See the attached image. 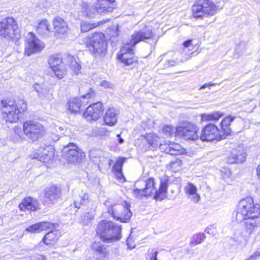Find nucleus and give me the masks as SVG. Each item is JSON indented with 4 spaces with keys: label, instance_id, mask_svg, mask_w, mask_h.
I'll list each match as a JSON object with an SVG mask.
<instances>
[{
    "label": "nucleus",
    "instance_id": "f257e3e1",
    "mask_svg": "<svg viewBox=\"0 0 260 260\" xmlns=\"http://www.w3.org/2000/svg\"><path fill=\"white\" fill-rule=\"evenodd\" d=\"M235 218L238 222H243L245 232L251 235L260 226V206L255 204L251 197L241 200Z\"/></svg>",
    "mask_w": 260,
    "mask_h": 260
},
{
    "label": "nucleus",
    "instance_id": "f03ea898",
    "mask_svg": "<svg viewBox=\"0 0 260 260\" xmlns=\"http://www.w3.org/2000/svg\"><path fill=\"white\" fill-rule=\"evenodd\" d=\"M153 33L150 27H145L140 30L135 31L124 44L118 54V58L125 65L129 66L136 61L134 57L133 47L141 41L152 39Z\"/></svg>",
    "mask_w": 260,
    "mask_h": 260
},
{
    "label": "nucleus",
    "instance_id": "7ed1b4c3",
    "mask_svg": "<svg viewBox=\"0 0 260 260\" xmlns=\"http://www.w3.org/2000/svg\"><path fill=\"white\" fill-rule=\"evenodd\" d=\"M223 6L222 0H195L191 7L192 15L196 19L214 16Z\"/></svg>",
    "mask_w": 260,
    "mask_h": 260
},
{
    "label": "nucleus",
    "instance_id": "20e7f679",
    "mask_svg": "<svg viewBox=\"0 0 260 260\" xmlns=\"http://www.w3.org/2000/svg\"><path fill=\"white\" fill-rule=\"evenodd\" d=\"M27 109V104L24 100L17 102L6 99L1 101V109L3 116L6 122L15 123L19 120V114Z\"/></svg>",
    "mask_w": 260,
    "mask_h": 260
},
{
    "label": "nucleus",
    "instance_id": "39448f33",
    "mask_svg": "<svg viewBox=\"0 0 260 260\" xmlns=\"http://www.w3.org/2000/svg\"><path fill=\"white\" fill-rule=\"evenodd\" d=\"M97 235L104 242L111 243L119 241L121 238L120 226L115 224L111 221L103 220L96 227Z\"/></svg>",
    "mask_w": 260,
    "mask_h": 260
},
{
    "label": "nucleus",
    "instance_id": "423d86ee",
    "mask_svg": "<svg viewBox=\"0 0 260 260\" xmlns=\"http://www.w3.org/2000/svg\"><path fill=\"white\" fill-rule=\"evenodd\" d=\"M84 44L94 57L103 56L107 51V43L104 35L101 32L95 33L84 40Z\"/></svg>",
    "mask_w": 260,
    "mask_h": 260
},
{
    "label": "nucleus",
    "instance_id": "0eeeda50",
    "mask_svg": "<svg viewBox=\"0 0 260 260\" xmlns=\"http://www.w3.org/2000/svg\"><path fill=\"white\" fill-rule=\"evenodd\" d=\"M105 206H108V212L117 221L126 223L128 222L132 215L130 210V205L126 202L124 205L115 204L109 206L110 202L108 200L105 202Z\"/></svg>",
    "mask_w": 260,
    "mask_h": 260
},
{
    "label": "nucleus",
    "instance_id": "6e6552de",
    "mask_svg": "<svg viewBox=\"0 0 260 260\" xmlns=\"http://www.w3.org/2000/svg\"><path fill=\"white\" fill-rule=\"evenodd\" d=\"M0 36L7 40L19 38L18 25L13 18L7 17L0 22Z\"/></svg>",
    "mask_w": 260,
    "mask_h": 260
},
{
    "label": "nucleus",
    "instance_id": "1a4fd4ad",
    "mask_svg": "<svg viewBox=\"0 0 260 260\" xmlns=\"http://www.w3.org/2000/svg\"><path fill=\"white\" fill-rule=\"evenodd\" d=\"M23 130L26 136L33 142L42 138L46 133V129L42 124L32 120L24 122Z\"/></svg>",
    "mask_w": 260,
    "mask_h": 260
},
{
    "label": "nucleus",
    "instance_id": "9d476101",
    "mask_svg": "<svg viewBox=\"0 0 260 260\" xmlns=\"http://www.w3.org/2000/svg\"><path fill=\"white\" fill-rule=\"evenodd\" d=\"M198 131L199 127L195 123L185 121L176 128L175 136L186 140L196 141L199 138Z\"/></svg>",
    "mask_w": 260,
    "mask_h": 260
},
{
    "label": "nucleus",
    "instance_id": "9b49d317",
    "mask_svg": "<svg viewBox=\"0 0 260 260\" xmlns=\"http://www.w3.org/2000/svg\"><path fill=\"white\" fill-rule=\"evenodd\" d=\"M45 47L44 44L39 40L31 32L25 35L24 53L27 56L41 51Z\"/></svg>",
    "mask_w": 260,
    "mask_h": 260
},
{
    "label": "nucleus",
    "instance_id": "f8f14e48",
    "mask_svg": "<svg viewBox=\"0 0 260 260\" xmlns=\"http://www.w3.org/2000/svg\"><path fill=\"white\" fill-rule=\"evenodd\" d=\"M62 151L65 159L69 163L72 164L80 162L84 156V153L73 143H70L64 146Z\"/></svg>",
    "mask_w": 260,
    "mask_h": 260
},
{
    "label": "nucleus",
    "instance_id": "ddd939ff",
    "mask_svg": "<svg viewBox=\"0 0 260 260\" xmlns=\"http://www.w3.org/2000/svg\"><path fill=\"white\" fill-rule=\"evenodd\" d=\"M222 133L214 124H209L202 131L200 139L203 141H212L214 140L219 141L221 138Z\"/></svg>",
    "mask_w": 260,
    "mask_h": 260
},
{
    "label": "nucleus",
    "instance_id": "4468645a",
    "mask_svg": "<svg viewBox=\"0 0 260 260\" xmlns=\"http://www.w3.org/2000/svg\"><path fill=\"white\" fill-rule=\"evenodd\" d=\"M61 196L60 188L55 185H52L45 190L43 201V204L51 207L58 201Z\"/></svg>",
    "mask_w": 260,
    "mask_h": 260
},
{
    "label": "nucleus",
    "instance_id": "2eb2a0df",
    "mask_svg": "<svg viewBox=\"0 0 260 260\" xmlns=\"http://www.w3.org/2000/svg\"><path fill=\"white\" fill-rule=\"evenodd\" d=\"M103 104L101 102H98L89 105L87 108L84 116L88 121H96L103 115Z\"/></svg>",
    "mask_w": 260,
    "mask_h": 260
},
{
    "label": "nucleus",
    "instance_id": "dca6fc26",
    "mask_svg": "<svg viewBox=\"0 0 260 260\" xmlns=\"http://www.w3.org/2000/svg\"><path fill=\"white\" fill-rule=\"evenodd\" d=\"M54 157L53 148L51 146L40 147L33 154L34 158L47 163L51 160Z\"/></svg>",
    "mask_w": 260,
    "mask_h": 260
},
{
    "label": "nucleus",
    "instance_id": "f3484780",
    "mask_svg": "<svg viewBox=\"0 0 260 260\" xmlns=\"http://www.w3.org/2000/svg\"><path fill=\"white\" fill-rule=\"evenodd\" d=\"M160 149L171 155L183 154L185 152V149L179 144L171 141L160 144Z\"/></svg>",
    "mask_w": 260,
    "mask_h": 260
},
{
    "label": "nucleus",
    "instance_id": "a211bd4d",
    "mask_svg": "<svg viewBox=\"0 0 260 260\" xmlns=\"http://www.w3.org/2000/svg\"><path fill=\"white\" fill-rule=\"evenodd\" d=\"M185 196L191 202L197 203L200 200V196L198 193L197 186L193 183L188 182L184 187Z\"/></svg>",
    "mask_w": 260,
    "mask_h": 260
},
{
    "label": "nucleus",
    "instance_id": "6ab92c4d",
    "mask_svg": "<svg viewBox=\"0 0 260 260\" xmlns=\"http://www.w3.org/2000/svg\"><path fill=\"white\" fill-rule=\"evenodd\" d=\"M54 228V225L50 222H41L29 226L25 230L29 233H37L47 230H52Z\"/></svg>",
    "mask_w": 260,
    "mask_h": 260
},
{
    "label": "nucleus",
    "instance_id": "aec40b11",
    "mask_svg": "<svg viewBox=\"0 0 260 260\" xmlns=\"http://www.w3.org/2000/svg\"><path fill=\"white\" fill-rule=\"evenodd\" d=\"M19 208L21 211H35L39 208V203L37 200L32 198H26L19 204Z\"/></svg>",
    "mask_w": 260,
    "mask_h": 260
},
{
    "label": "nucleus",
    "instance_id": "412c9836",
    "mask_svg": "<svg viewBox=\"0 0 260 260\" xmlns=\"http://www.w3.org/2000/svg\"><path fill=\"white\" fill-rule=\"evenodd\" d=\"M119 111L114 108H110L106 112L104 117L105 124L113 126L117 123Z\"/></svg>",
    "mask_w": 260,
    "mask_h": 260
},
{
    "label": "nucleus",
    "instance_id": "4be33fe9",
    "mask_svg": "<svg viewBox=\"0 0 260 260\" xmlns=\"http://www.w3.org/2000/svg\"><path fill=\"white\" fill-rule=\"evenodd\" d=\"M193 46L192 44V40H188L185 41L183 43L182 51L181 53V55L183 57L182 58H181L179 61L183 62L189 59L193 54Z\"/></svg>",
    "mask_w": 260,
    "mask_h": 260
},
{
    "label": "nucleus",
    "instance_id": "5701e85b",
    "mask_svg": "<svg viewBox=\"0 0 260 260\" xmlns=\"http://www.w3.org/2000/svg\"><path fill=\"white\" fill-rule=\"evenodd\" d=\"M235 117L231 115L225 117L221 121L220 124L221 129L220 133H222L221 138H225V137L230 135L231 129L230 127L232 121L235 119Z\"/></svg>",
    "mask_w": 260,
    "mask_h": 260
},
{
    "label": "nucleus",
    "instance_id": "b1692460",
    "mask_svg": "<svg viewBox=\"0 0 260 260\" xmlns=\"http://www.w3.org/2000/svg\"><path fill=\"white\" fill-rule=\"evenodd\" d=\"M53 25L56 34H64L68 31L67 23L60 17H56L53 21Z\"/></svg>",
    "mask_w": 260,
    "mask_h": 260
},
{
    "label": "nucleus",
    "instance_id": "393cba45",
    "mask_svg": "<svg viewBox=\"0 0 260 260\" xmlns=\"http://www.w3.org/2000/svg\"><path fill=\"white\" fill-rule=\"evenodd\" d=\"M139 181L141 182V184L142 186H145L144 189L149 196H151L153 193H154V196L155 195L156 189L154 179L153 178H150L146 181Z\"/></svg>",
    "mask_w": 260,
    "mask_h": 260
},
{
    "label": "nucleus",
    "instance_id": "a878e982",
    "mask_svg": "<svg viewBox=\"0 0 260 260\" xmlns=\"http://www.w3.org/2000/svg\"><path fill=\"white\" fill-rule=\"evenodd\" d=\"M80 7L81 13L83 16L86 17H93L97 12L96 7L94 8L92 5L84 2L81 4Z\"/></svg>",
    "mask_w": 260,
    "mask_h": 260
},
{
    "label": "nucleus",
    "instance_id": "bb28decb",
    "mask_svg": "<svg viewBox=\"0 0 260 260\" xmlns=\"http://www.w3.org/2000/svg\"><path fill=\"white\" fill-rule=\"evenodd\" d=\"M168 179L165 177L160 179V184L158 190L156 189V194L154 197L155 200H162L164 194L167 191Z\"/></svg>",
    "mask_w": 260,
    "mask_h": 260
},
{
    "label": "nucleus",
    "instance_id": "cd10ccee",
    "mask_svg": "<svg viewBox=\"0 0 260 260\" xmlns=\"http://www.w3.org/2000/svg\"><path fill=\"white\" fill-rule=\"evenodd\" d=\"M90 199L88 194L81 191L78 196L75 197L74 204L77 208H80L81 205H86L89 203Z\"/></svg>",
    "mask_w": 260,
    "mask_h": 260
},
{
    "label": "nucleus",
    "instance_id": "c85d7f7f",
    "mask_svg": "<svg viewBox=\"0 0 260 260\" xmlns=\"http://www.w3.org/2000/svg\"><path fill=\"white\" fill-rule=\"evenodd\" d=\"M59 237L60 233L58 231H51L45 235L42 241L45 245H49L56 242Z\"/></svg>",
    "mask_w": 260,
    "mask_h": 260
},
{
    "label": "nucleus",
    "instance_id": "c756f323",
    "mask_svg": "<svg viewBox=\"0 0 260 260\" xmlns=\"http://www.w3.org/2000/svg\"><path fill=\"white\" fill-rule=\"evenodd\" d=\"M113 2L105 1H98L96 8L97 12L100 13H104L112 11V7L111 5Z\"/></svg>",
    "mask_w": 260,
    "mask_h": 260
},
{
    "label": "nucleus",
    "instance_id": "7c9ffc66",
    "mask_svg": "<svg viewBox=\"0 0 260 260\" xmlns=\"http://www.w3.org/2000/svg\"><path fill=\"white\" fill-rule=\"evenodd\" d=\"M69 110L71 112H77L79 111L82 106L81 100L80 98H71L68 103Z\"/></svg>",
    "mask_w": 260,
    "mask_h": 260
},
{
    "label": "nucleus",
    "instance_id": "2f4dec72",
    "mask_svg": "<svg viewBox=\"0 0 260 260\" xmlns=\"http://www.w3.org/2000/svg\"><path fill=\"white\" fill-rule=\"evenodd\" d=\"M141 182L137 181L134 186L135 188L133 189V194L134 196L137 199H142L143 197H149L144 190V188L141 187Z\"/></svg>",
    "mask_w": 260,
    "mask_h": 260
},
{
    "label": "nucleus",
    "instance_id": "473e14b6",
    "mask_svg": "<svg viewBox=\"0 0 260 260\" xmlns=\"http://www.w3.org/2000/svg\"><path fill=\"white\" fill-rule=\"evenodd\" d=\"M223 116V113L220 111H215L209 114H202L201 115L202 120L208 121L210 120H218Z\"/></svg>",
    "mask_w": 260,
    "mask_h": 260
},
{
    "label": "nucleus",
    "instance_id": "72a5a7b5",
    "mask_svg": "<svg viewBox=\"0 0 260 260\" xmlns=\"http://www.w3.org/2000/svg\"><path fill=\"white\" fill-rule=\"evenodd\" d=\"M146 140L149 145L152 148H155L159 145L160 146V138L156 135L152 133L147 134L145 136Z\"/></svg>",
    "mask_w": 260,
    "mask_h": 260
},
{
    "label": "nucleus",
    "instance_id": "f704fd0d",
    "mask_svg": "<svg viewBox=\"0 0 260 260\" xmlns=\"http://www.w3.org/2000/svg\"><path fill=\"white\" fill-rule=\"evenodd\" d=\"M48 61L52 70L64 66L62 62V58L58 54L51 56Z\"/></svg>",
    "mask_w": 260,
    "mask_h": 260
},
{
    "label": "nucleus",
    "instance_id": "c9c22d12",
    "mask_svg": "<svg viewBox=\"0 0 260 260\" xmlns=\"http://www.w3.org/2000/svg\"><path fill=\"white\" fill-rule=\"evenodd\" d=\"M103 152L101 150L92 149L89 151V156L91 160L96 164L101 161Z\"/></svg>",
    "mask_w": 260,
    "mask_h": 260
},
{
    "label": "nucleus",
    "instance_id": "e433bc0d",
    "mask_svg": "<svg viewBox=\"0 0 260 260\" xmlns=\"http://www.w3.org/2000/svg\"><path fill=\"white\" fill-rule=\"evenodd\" d=\"M49 23L47 20L43 19L39 23L37 30L41 35L47 34L50 31Z\"/></svg>",
    "mask_w": 260,
    "mask_h": 260
},
{
    "label": "nucleus",
    "instance_id": "4c0bfd02",
    "mask_svg": "<svg viewBox=\"0 0 260 260\" xmlns=\"http://www.w3.org/2000/svg\"><path fill=\"white\" fill-rule=\"evenodd\" d=\"M21 136L22 132L21 127L15 126L11 136V140L14 142H19L22 139Z\"/></svg>",
    "mask_w": 260,
    "mask_h": 260
},
{
    "label": "nucleus",
    "instance_id": "58836bf2",
    "mask_svg": "<svg viewBox=\"0 0 260 260\" xmlns=\"http://www.w3.org/2000/svg\"><path fill=\"white\" fill-rule=\"evenodd\" d=\"M99 23H90L87 21H82L80 24L81 30L82 32H87L99 25Z\"/></svg>",
    "mask_w": 260,
    "mask_h": 260
},
{
    "label": "nucleus",
    "instance_id": "ea45409f",
    "mask_svg": "<svg viewBox=\"0 0 260 260\" xmlns=\"http://www.w3.org/2000/svg\"><path fill=\"white\" fill-rule=\"evenodd\" d=\"M92 248L95 251L106 256V248L100 242H94L92 245Z\"/></svg>",
    "mask_w": 260,
    "mask_h": 260
},
{
    "label": "nucleus",
    "instance_id": "a19ab883",
    "mask_svg": "<svg viewBox=\"0 0 260 260\" xmlns=\"http://www.w3.org/2000/svg\"><path fill=\"white\" fill-rule=\"evenodd\" d=\"M56 77L58 79H62L66 75L67 71L64 66H60V67L55 68L52 70Z\"/></svg>",
    "mask_w": 260,
    "mask_h": 260
},
{
    "label": "nucleus",
    "instance_id": "79ce46f5",
    "mask_svg": "<svg viewBox=\"0 0 260 260\" xmlns=\"http://www.w3.org/2000/svg\"><path fill=\"white\" fill-rule=\"evenodd\" d=\"M231 156L233 159V160L231 161L232 163H242L246 159V154L245 152H242L239 154L233 153Z\"/></svg>",
    "mask_w": 260,
    "mask_h": 260
},
{
    "label": "nucleus",
    "instance_id": "37998d69",
    "mask_svg": "<svg viewBox=\"0 0 260 260\" xmlns=\"http://www.w3.org/2000/svg\"><path fill=\"white\" fill-rule=\"evenodd\" d=\"M34 90L38 93L40 97L44 96L47 93V90L41 85L36 83L34 85Z\"/></svg>",
    "mask_w": 260,
    "mask_h": 260
},
{
    "label": "nucleus",
    "instance_id": "c03bdc74",
    "mask_svg": "<svg viewBox=\"0 0 260 260\" xmlns=\"http://www.w3.org/2000/svg\"><path fill=\"white\" fill-rule=\"evenodd\" d=\"M125 158L124 157H119L113 167V171L114 172L122 171V166L125 162Z\"/></svg>",
    "mask_w": 260,
    "mask_h": 260
},
{
    "label": "nucleus",
    "instance_id": "a18cd8bd",
    "mask_svg": "<svg viewBox=\"0 0 260 260\" xmlns=\"http://www.w3.org/2000/svg\"><path fill=\"white\" fill-rule=\"evenodd\" d=\"M206 236L203 233H198L193 236L191 243L194 245L201 244L205 239Z\"/></svg>",
    "mask_w": 260,
    "mask_h": 260
},
{
    "label": "nucleus",
    "instance_id": "49530a36",
    "mask_svg": "<svg viewBox=\"0 0 260 260\" xmlns=\"http://www.w3.org/2000/svg\"><path fill=\"white\" fill-rule=\"evenodd\" d=\"M182 161L180 159H175L170 162V168L174 172H177L180 169Z\"/></svg>",
    "mask_w": 260,
    "mask_h": 260
},
{
    "label": "nucleus",
    "instance_id": "de8ad7c7",
    "mask_svg": "<svg viewBox=\"0 0 260 260\" xmlns=\"http://www.w3.org/2000/svg\"><path fill=\"white\" fill-rule=\"evenodd\" d=\"M176 129L171 125H164L162 128L163 133L167 136H172L173 134L175 135Z\"/></svg>",
    "mask_w": 260,
    "mask_h": 260
},
{
    "label": "nucleus",
    "instance_id": "09e8293b",
    "mask_svg": "<svg viewBox=\"0 0 260 260\" xmlns=\"http://www.w3.org/2000/svg\"><path fill=\"white\" fill-rule=\"evenodd\" d=\"M70 66L71 68L75 74H78L79 73L81 67L75 59H72Z\"/></svg>",
    "mask_w": 260,
    "mask_h": 260
},
{
    "label": "nucleus",
    "instance_id": "8fccbe9b",
    "mask_svg": "<svg viewBox=\"0 0 260 260\" xmlns=\"http://www.w3.org/2000/svg\"><path fill=\"white\" fill-rule=\"evenodd\" d=\"M94 216V214L92 213H87L84 216V219L83 221L84 224H86L88 223V220H91L93 219Z\"/></svg>",
    "mask_w": 260,
    "mask_h": 260
},
{
    "label": "nucleus",
    "instance_id": "3c124183",
    "mask_svg": "<svg viewBox=\"0 0 260 260\" xmlns=\"http://www.w3.org/2000/svg\"><path fill=\"white\" fill-rule=\"evenodd\" d=\"M100 85L103 86L105 88H112L113 87V85L105 80H103L101 82Z\"/></svg>",
    "mask_w": 260,
    "mask_h": 260
},
{
    "label": "nucleus",
    "instance_id": "603ef678",
    "mask_svg": "<svg viewBox=\"0 0 260 260\" xmlns=\"http://www.w3.org/2000/svg\"><path fill=\"white\" fill-rule=\"evenodd\" d=\"M158 251L155 250L154 249L151 250V252L150 254V258L149 260H157V256L158 254Z\"/></svg>",
    "mask_w": 260,
    "mask_h": 260
},
{
    "label": "nucleus",
    "instance_id": "864d4df0",
    "mask_svg": "<svg viewBox=\"0 0 260 260\" xmlns=\"http://www.w3.org/2000/svg\"><path fill=\"white\" fill-rule=\"evenodd\" d=\"M249 93L252 95V97L249 98L250 100H251L253 99V96L258 93V89L255 87H253L249 90Z\"/></svg>",
    "mask_w": 260,
    "mask_h": 260
},
{
    "label": "nucleus",
    "instance_id": "5fc2aeb1",
    "mask_svg": "<svg viewBox=\"0 0 260 260\" xmlns=\"http://www.w3.org/2000/svg\"><path fill=\"white\" fill-rule=\"evenodd\" d=\"M116 176V178L119 179V180H122V179H123V181H125V179L124 178V176L122 174V171H117V172H114Z\"/></svg>",
    "mask_w": 260,
    "mask_h": 260
},
{
    "label": "nucleus",
    "instance_id": "6e6d98bb",
    "mask_svg": "<svg viewBox=\"0 0 260 260\" xmlns=\"http://www.w3.org/2000/svg\"><path fill=\"white\" fill-rule=\"evenodd\" d=\"M216 85H219V84H218V83H211V82H209V83H208L204 84V85L201 86V87L200 88V90L203 89H205L206 87H208L209 88H210V87L211 86H215Z\"/></svg>",
    "mask_w": 260,
    "mask_h": 260
},
{
    "label": "nucleus",
    "instance_id": "4d7b16f0",
    "mask_svg": "<svg viewBox=\"0 0 260 260\" xmlns=\"http://www.w3.org/2000/svg\"><path fill=\"white\" fill-rule=\"evenodd\" d=\"M94 96V91H90V92H88L85 94H83L81 96V98L83 99H90L91 97H93Z\"/></svg>",
    "mask_w": 260,
    "mask_h": 260
},
{
    "label": "nucleus",
    "instance_id": "13d9d810",
    "mask_svg": "<svg viewBox=\"0 0 260 260\" xmlns=\"http://www.w3.org/2000/svg\"><path fill=\"white\" fill-rule=\"evenodd\" d=\"M117 137L118 138V142L119 144H122L124 142V140L120 137V135H117Z\"/></svg>",
    "mask_w": 260,
    "mask_h": 260
},
{
    "label": "nucleus",
    "instance_id": "bf43d9fd",
    "mask_svg": "<svg viewBox=\"0 0 260 260\" xmlns=\"http://www.w3.org/2000/svg\"><path fill=\"white\" fill-rule=\"evenodd\" d=\"M256 173L258 178L260 179V165L258 166L257 167Z\"/></svg>",
    "mask_w": 260,
    "mask_h": 260
},
{
    "label": "nucleus",
    "instance_id": "052dcab7",
    "mask_svg": "<svg viewBox=\"0 0 260 260\" xmlns=\"http://www.w3.org/2000/svg\"><path fill=\"white\" fill-rule=\"evenodd\" d=\"M257 257L254 254H252L248 258V260H255Z\"/></svg>",
    "mask_w": 260,
    "mask_h": 260
},
{
    "label": "nucleus",
    "instance_id": "680f3d73",
    "mask_svg": "<svg viewBox=\"0 0 260 260\" xmlns=\"http://www.w3.org/2000/svg\"><path fill=\"white\" fill-rule=\"evenodd\" d=\"M37 260H44V256L42 255H37Z\"/></svg>",
    "mask_w": 260,
    "mask_h": 260
},
{
    "label": "nucleus",
    "instance_id": "e2e57ef3",
    "mask_svg": "<svg viewBox=\"0 0 260 260\" xmlns=\"http://www.w3.org/2000/svg\"><path fill=\"white\" fill-rule=\"evenodd\" d=\"M254 254L257 257H258L260 256V251H256L254 253Z\"/></svg>",
    "mask_w": 260,
    "mask_h": 260
},
{
    "label": "nucleus",
    "instance_id": "0e129e2a",
    "mask_svg": "<svg viewBox=\"0 0 260 260\" xmlns=\"http://www.w3.org/2000/svg\"><path fill=\"white\" fill-rule=\"evenodd\" d=\"M174 63H175V62L173 60H172L171 61H169V66H174Z\"/></svg>",
    "mask_w": 260,
    "mask_h": 260
},
{
    "label": "nucleus",
    "instance_id": "69168bd1",
    "mask_svg": "<svg viewBox=\"0 0 260 260\" xmlns=\"http://www.w3.org/2000/svg\"><path fill=\"white\" fill-rule=\"evenodd\" d=\"M113 162V160L112 159H109V165H111V164H112Z\"/></svg>",
    "mask_w": 260,
    "mask_h": 260
},
{
    "label": "nucleus",
    "instance_id": "338daca9",
    "mask_svg": "<svg viewBox=\"0 0 260 260\" xmlns=\"http://www.w3.org/2000/svg\"><path fill=\"white\" fill-rule=\"evenodd\" d=\"M246 260H248V259H246Z\"/></svg>",
    "mask_w": 260,
    "mask_h": 260
}]
</instances>
